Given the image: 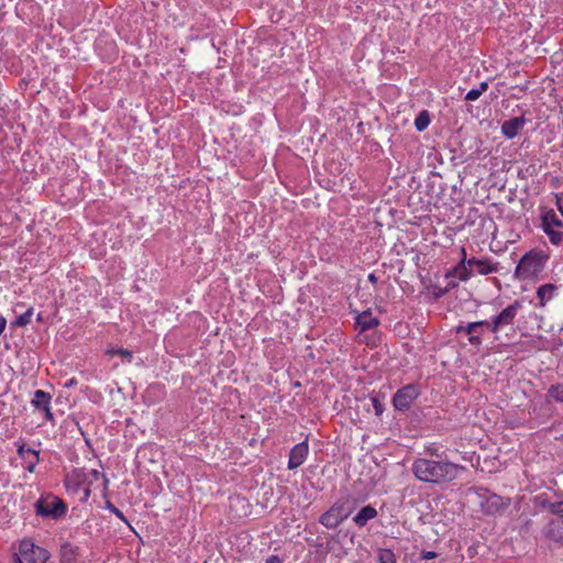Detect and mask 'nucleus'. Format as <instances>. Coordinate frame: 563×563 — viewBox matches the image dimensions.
<instances>
[{"label":"nucleus","instance_id":"f257e3e1","mask_svg":"<svg viewBox=\"0 0 563 563\" xmlns=\"http://www.w3.org/2000/svg\"><path fill=\"white\" fill-rule=\"evenodd\" d=\"M427 452L430 454V457H417L411 464V472L420 482L442 485L453 482L461 472L465 471L463 465L448 460L432 459V456L441 457L437 449L428 448Z\"/></svg>","mask_w":563,"mask_h":563},{"label":"nucleus","instance_id":"f03ea898","mask_svg":"<svg viewBox=\"0 0 563 563\" xmlns=\"http://www.w3.org/2000/svg\"><path fill=\"white\" fill-rule=\"evenodd\" d=\"M66 503L52 493L41 495L34 503V512L37 517L48 520H59L67 512Z\"/></svg>","mask_w":563,"mask_h":563},{"label":"nucleus","instance_id":"7ed1b4c3","mask_svg":"<svg viewBox=\"0 0 563 563\" xmlns=\"http://www.w3.org/2000/svg\"><path fill=\"white\" fill-rule=\"evenodd\" d=\"M548 261V256L541 251L526 253L516 267V275L521 279H529L539 275Z\"/></svg>","mask_w":563,"mask_h":563},{"label":"nucleus","instance_id":"20e7f679","mask_svg":"<svg viewBox=\"0 0 563 563\" xmlns=\"http://www.w3.org/2000/svg\"><path fill=\"white\" fill-rule=\"evenodd\" d=\"M49 558L46 549L24 539L20 542L19 553L13 555V563H47Z\"/></svg>","mask_w":563,"mask_h":563},{"label":"nucleus","instance_id":"39448f33","mask_svg":"<svg viewBox=\"0 0 563 563\" xmlns=\"http://www.w3.org/2000/svg\"><path fill=\"white\" fill-rule=\"evenodd\" d=\"M521 308V301L515 300L511 305L504 308L498 314L494 316L492 320H487V330L497 334L503 328L512 324Z\"/></svg>","mask_w":563,"mask_h":563},{"label":"nucleus","instance_id":"423d86ee","mask_svg":"<svg viewBox=\"0 0 563 563\" xmlns=\"http://www.w3.org/2000/svg\"><path fill=\"white\" fill-rule=\"evenodd\" d=\"M541 227L552 244L559 245L563 242V221L554 210H547L542 213Z\"/></svg>","mask_w":563,"mask_h":563},{"label":"nucleus","instance_id":"0eeeda50","mask_svg":"<svg viewBox=\"0 0 563 563\" xmlns=\"http://www.w3.org/2000/svg\"><path fill=\"white\" fill-rule=\"evenodd\" d=\"M351 514L344 501H336L328 511L321 515L319 521L328 529L336 528Z\"/></svg>","mask_w":563,"mask_h":563},{"label":"nucleus","instance_id":"6e6552de","mask_svg":"<svg viewBox=\"0 0 563 563\" xmlns=\"http://www.w3.org/2000/svg\"><path fill=\"white\" fill-rule=\"evenodd\" d=\"M419 395V387L415 384H408L396 391L393 397V405L395 409L406 411L411 407Z\"/></svg>","mask_w":563,"mask_h":563},{"label":"nucleus","instance_id":"1a4fd4ad","mask_svg":"<svg viewBox=\"0 0 563 563\" xmlns=\"http://www.w3.org/2000/svg\"><path fill=\"white\" fill-rule=\"evenodd\" d=\"M461 253V262L445 274V280L449 282L460 279L462 282H466L473 275L472 268L467 265L468 260L466 258V250L462 247Z\"/></svg>","mask_w":563,"mask_h":563},{"label":"nucleus","instance_id":"9d476101","mask_svg":"<svg viewBox=\"0 0 563 563\" xmlns=\"http://www.w3.org/2000/svg\"><path fill=\"white\" fill-rule=\"evenodd\" d=\"M510 501L496 494H490L482 501V509L487 515H497L508 508Z\"/></svg>","mask_w":563,"mask_h":563},{"label":"nucleus","instance_id":"9b49d317","mask_svg":"<svg viewBox=\"0 0 563 563\" xmlns=\"http://www.w3.org/2000/svg\"><path fill=\"white\" fill-rule=\"evenodd\" d=\"M309 446L307 441L296 444L289 453L288 470H295L302 465L308 456Z\"/></svg>","mask_w":563,"mask_h":563},{"label":"nucleus","instance_id":"f8f14e48","mask_svg":"<svg viewBox=\"0 0 563 563\" xmlns=\"http://www.w3.org/2000/svg\"><path fill=\"white\" fill-rule=\"evenodd\" d=\"M51 399H52V396L42 390V389H37L34 391L33 394V398L31 400V404L34 408H36L37 410L40 411H43L44 415H45V418L47 420H52L53 419V413L51 412Z\"/></svg>","mask_w":563,"mask_h":563},{"label":"nucleus","instance_id":"ddd939ff","mask_svg":"<svg viewBox=\"0 0 563 563\" xmlns=\"http://www.w3.org/2000/svg\"><path fill=\"white\" fill-rule=\"evenodd\" d=\"M487 329V320L475 321L464 324V333L467 334V340L473 346H481L483 341L479 334H475V331Z\"/></svg>","mask_w":563,"mask_h":563},{"label":"nucleus","instance_id":"4468645a","mask_svg":"<svg viewBox=\"0 0 563 563\" xmlns=\"http://www.w3.org/2000/svg\"><path fill=\"white\" fill-rule=\"evenodd\" d=\"M467 265L472 269L476 268L477 273L481 275H488L498 272V264L486 258L472 257L467 261Z\"/></svg>","mask_w":563,"mask_h":563},{"label":"nucleus","instance_id":"2eb2a0df","mask_svg":"<svg viewBox=\"0 0 563 563\" xmlns=\"http://www.w3.org/2000/svg\"><path fill=\"white\" fill-rule=\"evenodd\" d=\"M526 124L525 117H517L501 124V132L507 139H514Z\"/></svg>","mask_w":563,"mask_h":563},{"label":"nucleus","instance_id":"dca6fc26","mask_svg":"<svg viewBox=\"0 0 563 563\" xmlns=\"http://www.w3.org/2000/svg\"><path fill=\"white\" fill-rule=\"evenodd\" d=\"M355 323L360 332H365L376 328L379 324V320L369 310H366L356 317Z\"/></svg>","mask_w":563,"mask_h":563},{"label":"nucleus","instance_id":"f3484780","mask_svg":"<svg viewBox=\"0 0 563 563\" xmlns=\"http://www.w3.org/2000/svg\"><path fill=\"white\" fill-rule=\"evenodd\" d=\"M544 534L550 540L563 544V520H551L545 527Z\"/></svg>","mask_w":563,"mask_h":563},{"label":"nucleus","instance_id":"a211bd4d","mask_svg":"<svg viewBox=\"0 0 563 563\" xmlns=\"http://www.w3.org/2000/svg\"><path fill=\"white\" fill-rule=\"evenodd\" d=\"M79 555V548L70 542H64L59 549L60 563H76Z\"/></svg>","mask_w":563,"mask_h":563},{"label":"nucleus","instance_id":"6ab92c4d","mask_svg":"<svg viewBox=\"0 0 563 563\" xmlns=\"http://www.w3.org/2000/svg\"><path fill=\"white\" fill-rule=\"evenodd\" d=\"M377 515H378V512H377L376 508L371 505H367V506H364L353 517V521L357 527L362 528V527H365L369 520H373L374 518H376Z\"/></svg>","mask_w":563,"mask_h":563},{"label":"nucleus","instance_id":"aec40b11","mask_svg":"<svg viewBox=\"0 0 563 563\" xmlns=\"http://www.w3.org/2000/svg\"><path fill=\"white\" fill-rule=\"evenodd\" d=\"M558 287L553 284L541 285L537 290V297L539 299V307H544L550 300L556 295Z\"/></svg>","mask_w":563,"mask_h":563},{"label":"nucleus","instance_id":"412c9836","mask_svg":"<svg viewBox=\"0 0 563 563\" xmlns=\"http://www.w3.org/2000/svg\"><path fill=\"white\" fill-rule=\"evenodd\" d=\"M18 454L27 461L26 470L31 473L34 472L35 465L38 463V453L22 444L18 449Z\"/></svg>","mask_w":563,"mask_h":563},{"label":"nucleus","instance_id":"4be33fe9","mask_svg":"<svg viewBox=\"0 0 563 563\" xmlns=\"http://www.w3.org/2000/svg\"><path fill=\"white\" fill-rule=\"evenodd\" d=\"M430 124V114L427 110H422L419 112V114L415 119V128L417 131L422 132L424 131L428 125Z\"/></svg>","mask_w":563,"mask_h":563},{"label":"nucleus","instance_id":"5701e85b","mask_svg":"<svg viewBox=\"0 0 563 563\" xmlns=\"http://www.w3.org/2000/svg\"><path fill=\"white\" fill-rule=\"evenodd\" d=\"M33 316V308H29L24 313L20 314L15 318L14 321L11 322V327L23 328L31 323Z\"/></svg>","mask_w":563,"mask_h":563},{"label":"nucleus","instance_id":"b1692460","mask_svg":"<svg viewBox=\"0 0 563 563\" xmlns=\"http://www.w3.org/2000/svg\"><path fill=\"white\" fill-rule=\"evenodd\" d=\"M550 514L563 519V498L556 501H547L544 504Z\"/></svg>","mask_w":563,"mask_h":563},{"label":"nucleus","instance_id":"393cba45","mask_svg":"<svg viewBox=\"0 0 563 563\" xmlns=\"http://www.w3.org/2000/svg\"><path fill=\"white\" fill-rule=\"evenodd\" d=\"M378 563H396V555L390 549H380L378 552Z\"/></svg>","mask_w":563,"mask_h":563},{"label":"nucleus","instance_id":"a878e982","mask_svg":"<svg viewBox=\"0 0 563 563\" xmlns=\"http://www.w3.org/2000/svg\"><path fill=\"white\" fill-rule=\"evenodd\" d=\"M446 285L444 287L435 286L434 287V296L437 298H440L448 294L451 289L455 288L457 286V283L455 280H445Z\"/></svg>","mask_w":563,"mask_h":563},{"label":"nucleus","instance_id":"bb28decb","mask_svg":"<svg viewBox=\"0 0 563 563\" xmlns=\"http://www.w3.org/2000/svg\"><path fill=\"white\" fill-rule=\"evenodd\" d=\"M549 395L556 401L563 402V386L562 385L551 386L549 389Z\"/></svg>","mask_w":563,"mask_h":563},{"label":"nucleus","instance_id":"cd10ccee","mask_svg":"<svg viewBox=\"0 0 563 563\" xmlns=\"http://www.w3.org/2000/svg\"><path fill=\"white\" fill-rule=\"evenodd\" d=\"M106 508L108 510H110L112 514H114L120 520L128 523V520H126L125 516L123 515V512L120 509H118L113 504L107 503Z\"/></svg>","mask_w":563,"mask_h":563},{"label":"nucleus","instance_id":"c85d7f7f","mask_svg":"<svg viewBox=\"0 0 563 563\" xmlns=\"http://www.w3.org/2000/svg\"><path fill=\"white\" fill-rule=\"evenodd\" d=\"M107 353L123 356V357L128 358L129 362L132 360V352L129 350H125V349L109 350V351H107Z\"/></svg>","mask_w":563,"mask_h":563},{"label":"nucleus","instance_id":"c756f323","mask_svg":"<svg viewBox=\"0 0 563 563\" xmlns=\"http://www.w3.org/2000/svg\"><path fill=\"white\" fill-rule=\"evenodd\" d=\"M372 404L376 416H380L384 412V405L378 397H372Z\"/></svg>","mask_w":563,"mask_h":563},{"label":"nucleus","instance_id":"7c9ffc66","mask_svg":"<svg viewBox=\"0 0 563 563\" xmlns=\"http://www.w3.org/2000/svg\"><path fill=\"white\" fill-rule=\"evenodd\" d=\"M481 96H482L481 91H479V90H477L476 88H474V89H471V90L466 93L465 99H466L467 101H475V100H477Z\"/></svg>","mask_w":563,"mask_h":563},{"label":"nucleus","instance_id":"2f4dec72","mask_svg":"<svg viewBox=\"0 0 563 563\" xmlns=\"http://www.w3.org/2000/svg\"><path fill=\"white\" fill-rule=\"evenodd\" d=\"M438 554L433 551H422L421 559L422 560H432L435 559Z\"/></svg>","mask_w":563,"mask_h":563},{"label":"nucleus","instance_id":"473e14b6","mask_svg":"<svg viewBox=\"0 0 563 563\" xmlns=\"http://www.w3.org/2000/svg\"><path fill=\"white\" fill-rule=\"evenodd\" d=\"M283 562H284V560L282 558H279L278 555H271L265 561V563H283Z\"/></svg>","mask_w":563,"mask_h":563},{"label":"nucleus","instance_id":"72a5a7b5","mask_svg":"<svg viewBox=\"0 0 563 563\" xmlns=\"http://www.w3.org/2000/svg\"><path fill=\"white\" fill-rule=\"evenodd\" d=\"M476 89L479 90L481 93L483 95L488 89V82H486V81L481 82Z\"/></svg>","mask_w":563,"mask_h":563},{"label":"nucleus","instance_id":"f704fd0d","mask_svg":"<svg viewBox=\"0 0 563 563\" xmlns=\"http://www.w3.org/2000/svg\"><path fill=\"white\" fill-rule=\"evenodd\" d=\"M5 327H7V319L4 317L0 316V335L4 331Z\"/></svg>","mask_w":563,"mask_h":563},{"label":"nucleus","instance_id":"c9c22d12","mask_svg":"<svg viewBox=\"0 0 563 563\" xmlns=\"http://www.w3.org/2000/svg\"><path fill=\"white\" fill-rule=\"evenodd\" d=\"M367 278L373 285L378 282V277L374 273H371Z\"/></svg>","mask_w":563,"mask_h":563},{"label":"nucleus","instance_id":"e433bc0d","mask_svg":"<svg viewBox=\"0 0 563 563\" xmlns=\"http://www.w3.org/2000/svg\"><path fill=\"white\" fill-rule=\"evenodd\" d=\"M455 332L456 333H464V324H459L456 328H455Z\"/></svg>","mask_w":563,"mask_h":563},{"label":"nucleus","instance_id":"4c0bfd02","mask_svg":"<svg viewBox=\"0 0 563 563\" xmlns=\"http://www.w3.org/2000/svg\"><path fill=\"white\" fill-rule=\"evenodd\" d=\"M485 329L475 331V334H479V336L484 333Z\"/></svg>","mask_w":563,"mask_h":563},{"label":"nucleus","instance_id":"58836bf2","mask_svg":"<svg viewBox=\"0 0 563 563\" xmlns=\"http://www.w3.org/2000/svg\"><path fill=\"white\" fill-rule=\"evenodd\" d=\"M74 379L69 380V383L66 384V386H70V385H74Z\"/></svg>","mask_w":563,"mask_h":563}]
</instances>
